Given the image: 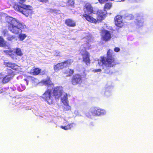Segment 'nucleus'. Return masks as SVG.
Wrapping results in <instances>:
<instances>
[{
  "label": "nucleus",
  "mask_w": 153,
  "mask_h": 153,
  "mask_svg": "<svg viewBox=\"0 0 153 153\" xmlns=\"http://www.w3.org/2000/svg\"><path fill=\"white\" fill-rule=\"evenodd\" d=\"M6 22L8 24V30L14 34H19V38L20 40H23L27 37L25 34H20L22 32V29L25 27L24 23H21L16 19L10 16L7 17Z\"/></svg>",
  "instance_id": "1"
},
{
  "label": "nucleus",
  "mask_w": 153,
  "mask_h": 153,
  "mask_svg": "<svg viewBox=\"0 0 153 153\" xmlns=\"http://www.w3.org/2000/svg\"><path fill=\"white\" fill-rule=\"evenodd\" d=\"M114 53L112 50L109 49L107 51L106 57L104 56L100 57V62H98V64L100 65V62L102 63L101 65L104 69L105 73H110L111 72L110 68L114 67L117 64Z\"/></svg>",
  "instance_id": "2"
},
{
  "label": "nucleus",
  "mask_w": 153,
  "mask_h": 153,
  "mask_svg": "<svg viewBox=\"0 0 153 153\" xmlns=\"http://www.w3.org/2000/svg\"><path fill=\"white\" fill-rule=\"evenodd\" d=\"M18 0L19 3L22 4H15L13 6L14 9L26 17L31 16L33 13L32 7L29 5L22 4L25 2L26 0Z\"/></svg>",
  "instance_id": "3"
},
{
  "label": "nucleus",
  "mask_w": 153,
  "mask_h": 153,
  "mask_svg": "<svg viewBox=\"0 0 153 153\" xmlns=\"http://www.w3.org/2000/svg\"><path fill=\"white\" fill-rule=\"evenodd\" d=\"M107 12L104 10H98L97 12V19L86 14L81 15L82 18L92 23H97V21L101 22L107 16Z\"/></svg>",
  "instance_id": "4"
},
{
  "label": "nucleus",
  "mask_w": 153,
  "mask_h": 153,
  "mask_svg": "<svg viewBox=\"0 0 153 153\" xmlns=\"http://www.w3.org/2000/svg\"><path fill=\"white\" fill-rule=\"evenodd\" d=\"M8 50H4L3 52L7 55H8L12 59L16 60L17 56H22L23 55L21 49L20 48H16L13 50L9 48Z\"/></svg>",
  "instance_id": "5"
},
{
  "label": "nucleus",
  "mask_w": 153,
  "mask_h": 153,
  "mask_svg": "<svg viewBox=\"0 0 153 153\" xmlns=\"http://www.w3.org/2000/svg\"><path fill=\"white\" fill-rule=\"evenodd\" d=\"M40 97L49 105L52 104L54 102V99L52 94V91L50 89L48 88Z\"/></svg>",
  "instance_id": "6"
},
{
  "label": "nucleus",
  "mask_w": 153,
  "mask_h": 153,
  "mask_svg": "<svg viewBox=\"0 0 153 153\" xmlns=\"http://www.w3.org/2000/svg\"><path fill=\"white\" fill-rule=\"evenodd\" d=\"M73 62L72 59H68L62 62L58 63L53 66V69L55 71H57L67 66L71 65Z\"/></svg>",
  "instance_id": "7"
},
{
  "label": "nucleus",
  "mask_w": 153,
  "mask_h": 153,
  "mask_svg": "<svg viewBox=\"0 0 153 153\" xmlns=\"http://www.w3.org/2000/svg\"><path fill=\"white\" fill-rule=\"evenodd\" d=\"M80 53L82 57V60L88 65L90 63V54L89 52L86 51V48L84 47V49H81L80 52Z\"/></svg>",
  "instance_id": "8"
},
{
  "label": "nucleus",
  "mask_w": 153,
  "mask_h": 153,
  "mask_svg": "<svg viewBox=\"0 0 153 153\" xmlns=\"http://www.w3.org/2000/svg\"><path fill=\"white\" fill-rule=\"evenodd\" d=\"M83 81V77L82 75L79 74H76L73 75L71 79V82L72 85H76L80 84Z\"/></svg>",
  "instance_id": "9"
},
{
  "label": "nucleus",
  "mask_w": 153,
  "mask_h": 153,
  "mask_svg": "<svg viewBox=\"0 0 153 153\" xmlns=\"http://www.w3.org/2000/svg\"><path fill=\"white\" fill-rule=\"evenodd\" d=\"M90 111L94 116H100L104 115L105 111L97 107H92L90 109Z\"/></svg>",
  "instance_id": "10"
},
{
  "label": "nucleus",
  "mask_w": 153,
  "mask_h": 153,
  "mask_svg": "<svg viewBox=\"0 0 153 153\" xmlns=\"http://www.w3.org/2000/svg\"><path fill=\"white\" fill-rule=\"evenodd\" d=\"M7 75L3 78L2 82L6 83L9 82L15 75L14 72L11 69H7L6 70Z\"/></svg>",
  "instance_id": "11"
},
{
  "label": "nucleus",
  "mask_w": 153,
  "mask_h": 153,
  "mask_svg": "<svg viewBox=\"0 0 153 153\" xmlns=\"http://www.w3.org/2000/svg\"><path fill=\"white\" fill-rule=\"evenodd\" d=\"M101 34L102 39L105 42L109 41L111 38L110 32L107 30H102Z\"/></svg>",
  "instance_id": "12"
},
{
  "label": "nucleus",
  "mask_w": 153,
  "mask_h": 153,
  "mask_svg": "<svg viewBox=\"0 0 153 153\" xmlns=\"http://www.w3.org/2000/svg\"><path fill=\"white\" fill-rule=\"evenodd\" d=\"M62 91L60 87L56 86L54 87L52 91L53 97H54L56 99H59L62 95Z\"/></svg>",
  "instance_id": "13"
},
{
  "label": "nucleus",
  "mask_w": 153,
  "mask_h": 153,
  "mask_svg": "<svg viewBox=\"0 0 153 153\" xmlns=\"http://www.w3.org/2000/svg\"><path fill=\"white\" fill-rule=\"evenodd\" d=\"M62 102L64 104V106L63 108L64 111H67L71 110V107L68 105V95L67 94L65 95L61 99Z\"/></svg>",
  "instance_id": "14"
},
{
  "label": "nucleus",
  "mask_w": 153,
  "mask_h": 153,
  "mask_svg": "<svg viewBox=\"0 0 153 153\" xmlns=\"http://www.w3.org/2000/svg\"><path fill=\"white\" fill-rule=\"evenodd\" d=\"M84 10L85 13L84 14L89 15L90 14L94 13L93 8L91 5L89 4H85L84 7Z\"/></svg>",
  "instance_id": "15"
},
{
  "label": "nucleus",
  "mask_w": 153,
  "mask_h": 153,
  "mask_svg": "<svg viewBox=\"0 0 153 153\" xmlns=\"http://www.w3.org/2000/svg\"><path fill=\"white\" fill-rule=\"evenodd\" d=\"M114 22L116 25L118 27H121L123 25L122 17L120 15H118L115 17Z\"/></svg>",
  "instance_id": "16"
},
{
  "label": "nucleus",
  "mask_w": 153,
  "mask_h": 153,
  "mask_svg": "<svg viewBox=\"0 0 153 153\" xmlns=\"http://www.w3.org/2000/svg\"><path fill=\"white\" fill-rule=\"evenodd\" d=\"M4 64L6 67L10 68L11 69L15 70L18 71L19 66L16 64L11 62H4Z\"/></svg>",
  "instance_id": "17"
},
{
  "label": "nucleus",
  "mask_w": 153,
  "mask_h": 153,
  "mask_svg": "<svg viewBox=\"0 0 153 153\" xmlns=\"http://www.w3.org/2000/svg\"><path fill=\"white\" fill-rule=\"evenodd\" d=\"M65 24L69 27H73L76 26L75 22L71 19H65Z\"/></svg>",
  "instance_id": "18"
},
{
  "label": "nucleus",
  "mask_w": 153,
  "mask_h": 153,
  "mask_svg": "<svg viewBox=\"0 0 153 153\" xmlns=\"http://www.w3.org/2000/svg\"><path fill=\"white\" fill-rule=\"evenodd\" d=\"M41 69L38 68L33 67L30 71V74L34 76L38 75L41 72Z\"/></svg>",
  "instance_id": "19"
},
{
  "label": "nucleus",
  "mask_w": 153,
  "mask_h": 153,
  "mask_svg": "<svg viewBox=\"0 0 153 153\" xmlns=\"http://www.w3.org/2000/svg\"><path fill=\"white\" fill-rule=\"evenodd\" d=\"M74 71L72 69H68L65 70L63 73L66 75V76L70 77L74 73Z\"/></svg>",
  "instance_id": "20"
},
{
  "label": "nucleus",
  "mask_w": 153,
  "mask_h": 153,
  "mask_svg": "<svg viewBox=\"0 0 153 153\" xmlns=\"http://www.w3.org/2000/svg\"><path fill=\"white\" fill-rule=\"evenodd\" d=\"M42 82L45 85L48 86V87L49 86H52L53 88L54 86V84L52 83L50 79L43 80Z\"/></svg>",
  "instance_id": "21"
},
{
  "label": "nucleus",
  "mask_w": 153,
  "mask_h": 153,
  "mask_svg": "<svg viewBox=\"0 0 153 153\" xmlns=\"http://www.w3.org/2000/svg\"><path fill=\"white\" fill-rule=\"evenodd\" d=\"M6 39L8 41L11 42L14 41L16 40V36H15L10 34H7Z\"/></svg>",
  "instance_id": "22"
},
{
  "label": "nucleus",
  "mask_w": 153,
  "mask_h": 153,
  "mask_svg": "<svg viewBox=\"0 0 153 153\" xmlns=\"http://www.w3.org/2000/svg\"><path fill=\"white\" fill-rule=\"evenodd\" d=\"M6 46V43L3 38L0 36V47H4Z\"/></svg>",
  "instance_id": "23"
},
{
  "label": "nucleus",
  "mask_w": 153,
  "mask_h": 153,
  "mask_svg": "<svg viewBox=\"0 0 153 153\" xmlns=\"http://www.w3.org/2000/svg\"><path fill=\"white\" fill-rule=\"evenodd\" d=\"M72 124L70 123L68 124L66 126H61L60 128L62 129H63L65 130H68V129H70L71 128V127Z\"/></svg>",
  "instance_id": "24"
},
{
  "label": "nucleus",
  "mask_w": 153,
  "mask_h": 153,
  "mask_svg": "<svg viewBox=\"0 0 153 153\" xmlns=\"http://www.w3.org/2000/svg\"><path fill=\"white\" fill-rule=\"evenodd\" d=\"M112 6V4L111 3H106L105 5L104 9L105 10H108L111 8Z\"/></svg>",
  "instance_id": "25"
},
{
  "label": "nucleus",
  "mask_w": 153,
  "mask_h": 153,
  "mask_svg": "<svg viewBox=\"0 0 153 153\" xmlns=\"http://www.w3.org/2000/svg\"><path fill=\"white\" fill-rule=\"evenodd\" d=\"M54 56L56 57H61V53L59 51H56L54 54Z\"/></svg>",
  "instance_id": "26"
},
{
  "label": "nucleus",
  "mask_w": 153,
  "mask_h": 153,
  "mask_svg": "<svg viewBox=\"0 0 153 153\" xmlns=\"http://www.w3.org/2000/svg\"><path fill=\"white\" fill-rule=\"evenodd\" d=\"M1 33L4 36H6L7 35L8 33V31L7 29H4L1 31Z\"/></svg>",
  "instance_id": "27"
},
{
  "label": "nucleus",
  "mask_w": 153,
  "mask_h": 153,
  "mask_svg": "<svg viewBox=\"0 0 153 153\" xmlns=\"http://www.w3.org/2000/svg\"><path fill=\"white\" fill-rule=\"evenodd\" d=\"M68 3L69 5L73 6L74 3V0H69L68 1Z\"/></svg>",
  "instance_id": "28"
},
{
  "label": "nucleus",
  "mask_w": 153,
  "mask_h": 153,
  "mask_svg": "<svg viewBox=\"0 0 153 153\" xmlns=\"http://www.w3.org/2000/svg\"><path fill=\"white\" fill-rule=\"evenodd\" d=\"M128 20H131L134 19V16L131 14H129L126 17Z\"/></svg>",
  "instance_id": "29"
},
{
  "label": "nucleus",
  "mask_w": 153,
  "mask_h": 153,
  "mask_svg": "<svg viewBox=\"0 0 153 153\" xmlns=\"http://www.w3.org/2000/svg\"><path fill=\"white\" fill-rule=\"evenodd\" d=\"M102 71V70L100 69H94L93 70V71L94 73L96 72H100Z\"/></svg>",
  "instance_id": "30"
},
{
  "label": "nucleus",
  "mask_w": 153,
  "mask_h": 153,
  "mask_svg": "<svg viewBox=\"0 0 153 153\" xmlns=\"http://www.w3.org/2000/svg\"><path fill=\"white\" fill-rule=\"evenodd\" d=\"M137 19H139L141 20V19H143V17L142 16H140L139 14H138L137 15Z\"/></svg>",
  "instance_id": "31"
},
{
  "label": "nucleus",
  "mask_w": 153,
  "mask_h": 153,
  "mask_svg": "<svg viewBox=\"0 0 153 153\" xmlns=\"http://www.w3.org/2000/svg\"><path fill=\"white\" fill-rule=\"evenodd\" d=\"M108 0H98L99 2L101 4L104 3L108 1Z\"/></svg>",
  "instance_id": "32"
},
{
  "label": "nucleus",
  "mask_w": 153,
  "mask_h": 153,
  "mask_svg": "<svg viewBox=\"0 0 153 153\" xmlns=\"http://www.w3.org/2000/svg\"><path fill=\"white\" fill-rule=\"evenodd\" d=\"M39 1L43 3H46L48 2L49 0H38Z\"/></svg>",
  "instance_id": "33"
},
{
  "label": "nucleus",
  "mask_w": 153,
  "mask_h": 153,
  "mask_svg": "<svg viewBox=\"0 0 153 153\" xmlns=\"http://www.w3.org/2000/svg\"><path fill=\"white\" fill-rule=\"evenodd\" d=\"M114 51L115 52H117L120 51V49L118 47H115L114 49Z\"/></svg>",
  "instance_id": "34"
},
{
  "label": "nucleus",
  "mask_w": 153,
  "mask_h": 153,
  "mask_svg": "<svg viewBox=\"0 0 153 153\" xmlns=\"http://www.w3.org/2000/svg\"><path fill=\"white\" fill-rule=\"evenodd\" d=\"M50 10L52 12H56V10H54V9H50Z\"/></svg>",
  "instance_id": "35"
},
{
  "label": "nucleus",
  "mask_w": 153,
  "mask_h": 153,
  "mask_svg": "<svg viewBox=\"0 0 153 153\" xmlns=\"http://www.w3.org/2000/svg\"><path fill=\"white\" fill-rule=\"evenodd\" d=\"M2 75L1 74H0V79H2Z\"/></svg>",
  "instance_id": "36"
},
{
  "label": "nucleus",
  "mask_w": 153,
  "mask_h": 153,
  "mask_svg": "<svg viewBox=\"0 0 153 153\" xmlns=\"http://www.w3.org/2000/svg\"><path fill=\"white\" fill-rule=\"evenodd\" d=\"M19 90L20 91H22L23 90H22V89H20V90Z\"/></svg>",
  "instance_id": "37"
},
{
  "label": "nucleus",
  "mask_w": 153,
  "mask_h": 153,
  "mask_svg": "<svg viewBox=\"0 0 153 153\" xmlns=\"http://www.w3.org/2000/svg\"><path fill=\"white\" fill-rule=\"evenodd\" d=\"M24 80H25V81H27V79H24Z\"/></svg>",
  "instance_id": "38"
}]
</instances>
